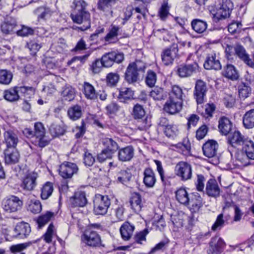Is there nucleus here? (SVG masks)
Listing matches in <instances>:
<instances>
[{
	"mask_svg": "<svg viewBox=\"0 0 254 254\" xmlns=\"http://www.w3.org/2000/svg\"><path fill=\"white\" fill-rule=\"evenodd\" d=\"M143 182L147 188H153L156 182L155 174L154 171L149 167L146 168L143 171Z\"/></svg>",
	"mask_w": 254,
	"mask_h": 254,
	"instance_id": "23",
	"label": "nucleus"
},
{
	"mask_svg": "<svg viewBox=\"0 0 254 254\" xmlns=\"http://www.w3.org/2000/svg\"><path fill=\"white\" fill-rule=\"evenodd\" d=\"M242 150L251 160H254V143L248 139L242 145Z\"/></svg>",
	"mask_w": 254,
	"mask_h": 254,
	"instance_id": "43",
	"label": "nucleus"
},
{
	"mask_svg": "<svg viewBox=\"0 0 254 254\" xmlns=\"http://www.w3.org/2000/svg\"><path fill=\"white\" fill-rule=\"evenodd\" d=\"M87 7V3L84 0H73L70 6L71 19L77 24L84 23L81 26L73 27L74 29L84 31L90 27L91 15Z\"/></svg>",
	"mask_w": 254,
	"mask_h": 254,
	"instance_id": "1",
	"label": "nucleus"
},
{
	"mask_svg": "<svg viewBox=\"0 0 254 254\" xmlns=\"http://www.w3.org/2000/svg\"><path fill=\"white\" fill-rule=\"evenodd\" d=\"M224 75L231 79H237L239 77L238 73L232 64H228L225 69Z\"/></svg>",
	"mask_w": 254,
	"mask_h": 254,
	"instance_id": "58",
	"label": "nucleus"
},
{
	"mask_svg": "<svg viewBox=\"0 0 254 254\" xmlns=\"http://www.w3.org/2000/svg\"><path fill=\"white\" fill-rule=\"evenodd\" d=\"M174 146L178 149V151H181L182 154L185 155H188L190 154L191 145L189 139L187 138H184L182 142H179L175 144Z\"/></svg>",
	"mask_w": 254,
	"mask_h": 254,
	"instance_id": "40",
	"label": "nucleus"
},
{
	"mask_svg": "<svg viewBox=\"0 0 254 254\" xmlns=\"http://www.w3.org/2000/svg\"><path fill=\"white\" fill-rule=\"evenodd\" d=\"M235 54L249 66L254 68V62L250 58L244 47L237 44L234 46Z\"/></svg>",
	"mask_w": 254,
	"mask_h": 254,
	"instance_id": "19",
	"label": "nucleus"
},
{
	"mask_svg": "<svg viewBox=\"0 0 254 254\" xmlns=\"http://www.w3.org/2000/svg\"><path fill=\"white\" fill-rule=\"evenodd\" d=\"M135 227L133 224L128 221H126L121 226L120 229L122 238L125 241L128 240L131 237L134 232Z\"/></svg>",
	"mask_w": 254,
	"mask_h": 254,
	"instance_id": "29",
	"label": "nucleus"
},
{
	"mask_svg": "<svg viewBox=\"0 0 254 254\" xmlns=\"http://www.w3.org/2000/svg\"><path fill=\"white\" fill-rule=\"evenodd\" d=\"M146 67V64L140 60L130 63L125 73V80L128 84H135L139 80L140 75L145 72Z\"/></svg>",
	"mask_w": 254,
	"mask_h": 254,
	"instance_id": "2",
	"label": "nucleus"
},
{
	"mask_svg": "<svg viewBox=\"0 0 254 254\" xmlns=\"http://www.w3.org/2000/svg\"><path fill=\"white\" fill-rule=\"evenodd\" d=\"M157 81V74L154 71L149 70L147 71L145 82L147 86L149 87H153L154 86Z\"/></svg>",
	"mask_w": 254,
	"mask_h": 254,
	"instance_id": "56",
	"label": "nucleus"
},
{
	"mask_svg": "<svg viewBox=\"0 0 254 254\" xmlns=\"http://www.w3.org/2000/svg\"><path fill=\"white\" fill-rule=\"evenodd\" d=\"M203 66L204 68L207 70H218L222 68V65L216 54L213 53L207 55Z\"/></svg>",
	"mask_w": 254,
	"mask_h": 254,
	"instance_id": "17",
	"label": "nucleus"
},
{
	"mask_svg": "<svg viewBox=\"0 0 254 254\" xmlns=\"http://www.w3.org/2000/svg\"><path fill=\"white\" fill-rule=\"evenodd\" d=\"M102 143L105 146V149L114 154L119 148L118 143L113 139L105 138L103 139Z\"/></svg>",
	"mask_w": 254,
	"mask_h": 254,
	"instance_id": "46",
	"label": "nucleus"
},
{
	"mask_svg": "<svg viewBox=\"0 0 254 254\" xmlns=\"http://www.w3.org/2000/svg\"><path fill=\"white\" fill-rule=\"evenodd\" d=\"M189 204L190 210L192 213L197 212L202 206V199L198 193H194L191 198H190Z\"/></svg>",
	"mask_w": 254,
	"mask_h": 254,
	"instance_id": "32",
	"label": "nucleus"
},
{
	"mask_svg": "<svg viewBox=\"0 0 254 254\" xmlns=\"http://www.w3.org/2000/svg\"><path fill=\"white\" fill-rule=\"evenodd\" d=\"M2 208L7 213H13L21 209L22 201L17 196L11 195L2 201Z\"/></svg>",
	"mask_w": 254,
	"mask_h": 254,
	"instance_id": "8",
	"label": "nucleus"
},
{
	"mask_svg": "<svg viewBox=\"0 0 254 254\" xmlns=\"http://www.w3.org/2000/svg\"><path fill=\"white\" fill-rule=\"evenodd\" d=\"M35 12L39 19H46L52 15L53 11L49 7L41 6L37 8Z\"/></svg>",
	"mask_w": 254,
	"mask_h": 254,
	"instance_id": "47",
	"label": "nucleus"
},
{
	"mask_svg": "<svg viewBox=\"0 0 254 254\" xmlns=\"http://www.w3.org/2000/svg\"><path fill=\"white\" fill-rule=\"evenodd\" d=\"M205 193L208 196L214 198L220 195V189L216 180L210 179L207 182Z\"/></svg>",
	"mask_w": 254,
	"mask_h": 254,
	"instance_id": "20",
	"label": "nucleus"
},
{
	"mask_svg": "<svg viewBox=\"0 0 254 254\" xmlns=\"http://www.w3.org/2000/svg\"><path fill=\"white\" fill-rule=\"evenodd\" d=\"M129 203L131 209L135 212H139L143 206L141 196L138 193H134L130 198Z\"/></svg>",
	"mask_w": 254,
	"mask_h": 254,
	"instance_id": "34",
	"label": "nucleus"
},
{
	"mask_svg": "<svg viewBox=\"0 0 254 254\" xmlns=\"http://www.w3.org/2000/svg\"><path fill=\"white\" fill-rule=\"evenodd\" d=\"M192 55H190L185 64L178 66L177 74L181 77H187L199 71V65L196 61L193 60Z\"/></svg>",
	"mask_w": 254,
	"mask_h": 254,
	"instance_id": "5",
	"label": "nucleus"
},
{
	"mask_svg": "<svg viewBox=\"0 0 254 254\" xmlns=\"http://www.w3.org/2000/svg\"><path fill=\"white\" fill-rule=\"evenodd\" d=\"M134 92L130 88L123 87L120 90L118 99L121 102L126 103L133 99Z\"/></svg>",
	"mask_w": 254,
	"mask_h": 254,
	"instance_id": "36",
	"label": "nucleus"
},
{
	"mask_svg": "<svg viewBox=\"0 0 254 254\" xmlns=\"http://www.w3.org/2000/svg\"><path fill=\"white\" fill-rule=\"evenodd\" d=\"M17 237L20 238H26L30 233L31 229L28 223L21 222L17 224L14 229Z\"/></svg>",
	"mask_w": 254,
	"mask_h": 254,
	"instance_id": "33",
	"label": "nucleus"
},
{
	"mask_svg": "<svg viewBox=\"0 0 254 254\" xmlns=\"http://www.w3.org/2000/svg\"><path fill=\"white\" fill-rule=\"evenodd\" d=\"M233 7V3L231 0H222V2L218 7L210 10L213 21L218 22L220 20L229 17Z\"/></svg>",
	"mask_w": 254,
	"mask_h": 254,
	"instance_id": "3",
	"label": "nucleus"
},
{
	"mask_svg": "<svg viewBox=\"0 0 254 254\" xmlns=\"http://www.w3.org/2000/svg\"><path fill=\"white\" fill-rule=\"evenodd\" d=\"M132 115L136 120V125L139 130H146L151 126V118L145 115L142 106L135 105L133 108Z\"/></svg>",
	"mask_w": 254,
	"mask_h": 254,
	"instance_id": "4",
	"label": "nucleus"
},
{
	"mask_svg": "<svg viewBox=\"0 0 254 254\" xmlns=\"http://www.w3.org/2000/svg\"><path fill=\"white\" fill-rule=\"evenodd\" d=\"M78 170L76 164L65 161L60 166L59 171L60 175L63 178L70 179L77 173Z\"/></svg>",
	"mask_w": 254,
	"mask_h": 254,
	"instance_id": "11",
	"label": "nucleus"
},
{
	"mask_svg": "<svg viewBox=\"0 0 254 254\" xmlns=\"http://www.w3.org/2000/svg\"><path fill=\"white\" fill-rule=\"evenodd\" d=\"M243 123L244 127L247 128H252L254 127V109H251L245 114Z\"/></svg>",
	"mask_w": 254,
	"mask_h": 254,
	"instance_id": "41",
	"label": "nucleus"
},
{
	"mask_svg": "<svg viewBox=\"0 0 254 254\" xmlns=\"http://www.w3.org/2000/svg\"><path fill=\"white\" fill-rule=\"evenodd\" d=\"M218 129L222 135H226L232 129V123L228 118L222 117L219 120Z\"/></svg>",
	"mask_w": 254,
	"mask_h": 254,
	"instance_id": "27",
	"label": "nucleus"
},
{
	"mask_svg": "<svg viewBox=\"0 0 254 254\" xmlns=\"http://www.w3.org/2000/svg\"><path fill=\"white\" fill-rule=\"evenodd\" d=\"M46 129L40 122H37L34 125V136L37 139V142L38 146L43 148L49 144L50 140L46 138L45 136Z\"/></svg>",
	"mask_w": 254,
	"mask_h": 254,
	"instance_id": "14",
	"label": "nucleus"
},
{
	"mask_svg": "<svg viewBox=\"0 0 254 254\" xmlns=\"http://www.w3.org/2000/svg\"><path fill=\"white\" fill-rule=\"evenodd\" d=\"M54 187L52 183L47 182L41 188V197L43 200L47 199L52 194Z\"/></svg>",
	"mask_w": 254,
	"mask_h": 254,
	"instance_id": "42",
	"label": "nucleus"
},
{
	"mask_svg": "<svg viewBox=\"0 0 254 254\" xmlns=\"http://www.w3.org/2000/svg\"><path fill=\"white\" fill-rule=\"evenodd\" d=\"M120 27L115 25H112L109 33L105 37L106 41L113 42L117 40V36L120 31Z\"/></svg>",
	"mask_w": 254,
	"mask_h": 254,
	"instance_id": "52",
	"label": "nucleus"
},
{
	"mask_svg": "<svg viewBox=\"0 0 254 254\" xmlns=\"http://www.w3.org/2000/svg\"><path fill=\"white\" fill-rule=\"evenodd\" d=\"M82 115L81 108L79 105H74L69 108L68 115L70 119L75 121L79 119Z\"/></svg>",
	"mask_w": 254,
	"mask_h": 254,
	"instance_id": "50",
	"label": "nucleus"
},
{
	"mask_svg": "<svg viewBox=\"0 0 254 254\" xmlns=\"http://www.w3.org/2000/svg\"><path fill=\"white\" fill-rule=\"evenodd\" d=\"M27 47L29 49L31 55L34 56L42 47L41 44L35 40H31L27 43Z\"/></svg>",
	"mask_w": 254,
	"mask_h": 254,
	"instance_id": "62",
	"label": "nucleus"
},
{
	"mask_svg": "<svg viewBox=\"0 0 254 254\" xmlns=\"http://www.w3.org/2000/svg\"><path fill=\"white\" fill-rule=\"evenodd\" d=\"M115 4V0H99L98 8L100 10L108 11Z\"/></svg>",
	"mask_w": 254,
	"mask_h": 254,
	"instance_id": "57",
	"label": "nucleus"
},
{
	"mask_svg": "<svg viewBox=\"0 0 254 254\" xmlns=\"http://www.w3.org/2000/svg\"><path fill=\"white\" fill-rule=\"evenodd\" d=\"M191 25L192 29L198 34L203 33L207 28V22L199 19L192 20Z\"/></svg>",
	"mask_w": 254,
	"mask_h": 254,
	"instance_id": "38",
	"label": "nucleus"
},
{
	"mask_svg": "<svg viewBox=\"0 0 254 254\" xmlns=\"http://www.w3.org/2000/svg\"><path fill=\"white\" fill-rule=\"evenodd\" d=\"M120 79V76L117 72H111L106 76V84L108 87H115L117 86Z\"/></svg>",
	"mask_w": 254,
	"mask_h": 254,
	"instance_id": "39",
	"label": "nucleus"
},
{
	"mask_svg": "<svg viewBox=\"0 0 254 254\" xmlns=\"http://www.w3.org/2000/svg\"><path fill=\"white\" fill-rule=\"evenodd\" d=\"M207 91V87L205 82L201 80H197L193 91V96L197 104L204 103Z\"/></svg>",
	"mask_w": 254,
	"mask_h": 254,
	"instance_id": "13",
	"label": "nucleus"
},
{
	"mask_svg": "<svg viewBox=\"0 0 254 254\" xmlns=\"http://www.w3.org/2000/svg\"><path fill=\"white\" fill-rule=\"evenodd\" d=\"M81 241L86 246L96 248L101 246L102 241L99 234L92 227H88L81 235Z\"/></svg>",
	"mask_w": 254,
	"mask_h": 254,
	"instance_id": "6",
	"label": "nucleus"
},
{
	"mask_svg": "<svg viewBox=\"0 0 254 254\" xmlns=\"http://www.w3.org/2000/svg\"><path fill=\"white\" fill-rule=\"evenodd\" d=\"M218 148V144L214 140H208L202 146L204 156L208 158L215 157Z\"/></svg>",
	"mask_w": 254,
	"mask_h": 254,
	"instance_id": "18",
	"label": "nucleus"
},
{
	"mask_svg": "<svg viewBox=\"0 0 254 254\" xmlns=\"http://www.w3.org/2000/svg\"><path fill=\"white\" fill-rule=\"evenodd\" d=\"M17 28L15 20L11 17L7 18L1 25V31L5 34L15 33Z\"/></svg>",
	"mask_w": 254,
	"mask_h": 254,
	"instance_id": "28",
	"label": "nucleus"
},
{
	"mask_svg": "<svg viewBox=\"0 0 254 254\" xmlns=\"http://www.w3.org/2000/svg\"><path fill=\"white\" fill-rule=\"evenodd\" d=\"M54 215L53 212L47 211L45 214L40 215L37 220L38 227L41 228L48 223Z\"/></svg>",
	"mask_w": 254,
	"mask_h": 254,
	"instance_id": "53",
	"label": "nucleus"
},
{
	"mask_svg": "<svg viewBox=\"0 0 254 254\" xmlns=\"http://www.w3.org/2000/svg\"><path fill=\"white\" fill-rule=\"evenodd\" d=\"M12 73L6 69L0 70V83L5 85L9 84L12 79Z\"/></svg>",
	"mask_w": 254,
	"mask_h": 254,
	"instance_id": "55",
	"label": "nucleus"
},
{
	"mask_svg": "<svg viewBox=\"0 0 254 254\" xmlns=\"http://www.w3.org/2000/svg\"><path fill=\"white\" fill-rule=\"evenodd\" d=\"M70 201L73 207H83L87 203L85 193L84 191L75 192L73 197L70 198Z\"/></svg>",
	"mask_w": 254,
	"mask_h": 254,
	"instance_id": "25",
	"label": "nucleus"
},
{
	"mask_svg": "<svg viewBox=\"0 0 254 254\" xmlns=\"http://www.w3.org/2000/svg\"><path fill=\"white\" fill-rule=\"evenodd\" d=\"M183 102L169 98L163 107L164 112L170 115L179 113L183 108Z\"/></svg>",
	"mask_w": 254,
	"mask_h": 254,
	"instance_id": "16",
	"label": "nucleus"
},
{
	"mask_svg": "<svg viewBox=\"0 0 254 254\" xmlns=\"http://www.w3.org/2000/svg\"><path fill=\"white\" fill-rule=\"evenodd\" d=\"M150 96L154 100L161 101L165 100L167 95L164 88L156 86L150 92Z\"/></svg>",
	"mask_w": 254,
	"mask_h": 254,
	"instance_id": "37",
	"label": "nucleus"
},
{
	"mask_svg": "<svg viewBox=\"0 0 254 254\" xmlns=\"http://www.w3.org/2000/svg\"><path fill=\"white\" fill-rule=\"evenodd\" d=\"M134 155V149L131 145H128L119 149L118 153V159L122 162L130 161Z\"/></svg>",
	"mask_w": 254,
	"mask_h": 254,
	"instance_id": "21",
	"label": "nucleus"
},
{
	"mask_svg": "<svg viewBox=\"0 0 254 254\" xmlns=\"http://www.w3.org/2000/svg\"><path fill=\"white\" fill-rule=\"evenodd\" d=\"M225 243L218 236L211 238L207 250L208 254H221L223 251Z\"/></svg>",
	"mask_w": 254,
	"mask_h": 254,
	"instance_id": "15",
	"label": "nucleus"
},
{
	"mask_svg": "<svg viewBox=\"0 0 254 254\" xmlns=\"http://www.w3.org/2000/svg\"><path fill=\"white\" fill-rule=\"evenodd\" d=\"M20 95L18 94L16 87L4 91V98L8 101L13 102L17 101Z\"/></svg>",
	"mask_w": 254,
	"mask_h": 254,
	"instance_id": "51",
	"label": "nucleus"
},
{
	"mask_svg": "<svg viewBox=\"0 0 254 254\" xmlns=\"http://www.w3.org/2000/svg\"><path fill=\"white\" fill-rule=\"evenodd\" d=\"M164 132L169 138H174L178 133V129L176 126L170 125L164 128Z\"/></svg>",
	"mask_w": 254,
	"mask_h": 254,
	"instance_id": "60",
	"label": "nucleus"
},
{
	"mask_svg": "<svg viewBox=\"0 0 254 254\" xmlns=\"http://www.w3.org/2000/svg\"><path fill=\"white\" fill-rule=\"evenodd\" d=\"M194 181L196 190L199 191L203 192L205 182L204 176L202 174H197Z\"/></svg>",
	"mask_w": 254,
	"mask_h": 254,
	"instance_id": "59",
	"label": "nucleus"
},
{
	"mask_svg": "<svg viewBox=\"0 0 254 254\" xmlns=\"http://www.w3.org/2000/svg\"><path fill=\"white\" fill-rule=\"evenodd\" d=\"M178 47L177 45H172L164 49L161 53V60L166 65L172 64L174 60L178 57Z\"/></svg>",
	"mask_w": 254,
	"mask_h": 254,
	"instance_id": "9",
	"label": "nucleus"
},
{
	"mask_svg": "<svg viewBox=\"0 0 254 254\" xmlns=\"http://www.w3.org/2000/svg\"><path fill=\"white\" fill-rule=\"evenodd\" d=\"M94 212L96 215H104L107 212L111 201L107 195H95L94 200Z\"/></svg>",
	"mask_w": 254,
	"mask_h": 254,
	"instance_id": "7",
	"label": "nucleus"
},
{
	"mask_svg": "<svg viewBox=\"0 0 254 254\" xmlns=\"http://www.w3.org/2000/svg\"><path fill=\"white\" fill-rule=\"evenodd\" d=\"M27 210L34 213L37 214L42 210V204L38 200H31L28 204Z\"/></svg>",
	"mask_w": 254,
	"mask_h": 254,
	"instance_id": "54",
	"label": "nucleus"
},
{
	"mask_svg": "<svg viewBox=\"0 0 254 254\" xmlns=\"http://www.w3.org/2000/svg\"><path fill=\"white\" fill-rule=\"evenodd\" d=\"M236 165L238 166H245L250 164V158L243 152H240L236 153Z\"/></svg>",
	"mask_w": 254,
	"mask_h": 254,
	"instance_id": "49",
	"label": "nucleus"
},
{
	"mask_svg": "<svg viewBox=\"0 0 254 254\" xmlns=\"http://www.w3.org/2000/svg\"><path fill=\"white\" fill-rule=\"evenodd\" d=\"M177 200L181 204L186 205L189 203L190 197L186 190L184 188H180L176 192Z\"/></svg>",
	"mask_w": 254,
	"mask_h": 254,
	"instance_id": "44",
	"label": "nucleus"
},
{
	"mask_svg": "<svg viewBox=\"0 0 254 254\" xmlns=\"http://www.w3.org/2000/svg\"><path fill=\"white\" fill-rule=\"evenodd\" d=\"M4 137L7 148H15L18 142L17 134L13 131L8 130L4 133Z\"/></svg>",
	"mask_w": 254,
	"mask_h": 254,
	"instance_id": "31",
	"label": "nucleus"
},
{
	"mask_svg": "<svg viewBox=\"0 0 254 254\" xmlns=\"http://www.w3.org/2000/svg\"><path fill=\"white\" fill-rule=\"evenodd\" d=\"M61 94L64 100L71 101L75 98V89L71 85L66 84L63 87Z\"/></svg>",
	"mask_w": 254,
	"mask_h": 254,
	"instance_id": "35",
	"label": "nucleus"
},
{
	"mask_svg": "<svg viewBox=\"0 0 254 254\" xmlns=\"http://www.w3.org/2000/svg\"><path fill=\"white\" fill-rule=\"evenodd\" d=\"M184 94L183 89L178 85H173L170 93L169 98L183 102Z\"/></svg>",
	"mask_w": 254,
	"mask_h": 254,
	"instance_id": "45",
	"label": "nucleus"
},
{
	"mask_svg": "<svg viewBox=\"0 0 254 254\" xmlns=\"http://www.w3.org/2000/svg\"><path fill=\"white\" fill-rule=\"evenodd\" d=\"M36 179L34 174H29L24 178L21 187L27 191L33 190L36 186Z\"/></svg>",
	"mask_w": 254,
	"mask_h": 254,
	"instance_id": "30",
	"label": "nucleus"
},
{
	"mask_svg": "<svg viewBox=\"0 0 254 254\" xmlns=\"http://www.w3.org/2000/svg\"><path fill=\"white\" fill-rule=\"evenodd\" d=\"M130 172L127 170H121L117 174V180L119 182L127 185L131 178Z\"/></svg>",
	"mask_w": 254,
	"mask_h": 254,
	"instance_id": "48",
	"label": "nucleus"
},
{
	"mask_svg": "<svg viewBox=\"0 0 254 254\" xmlns=\"http://www.w3.org/2000/svg\"><path fill=\"white\" fill-rule=\"evenodd\" d=\"M20 155L15 148H7L4 151V160L7 164H15L19 159Z\"/></svg>",
	"mask_w": 254,
	"mask_h": 254,
	"instance_id": "24",
	"label": "nucleus"
},
{
	"mask_svg": "<svg viewBox=\"0 0 254 254\" xmlns=\"http://www.w3.org/2000/svg\"><path fill=\"white\" fill-rule=\"evenodd\" d=\"M248 139L238 130L230 133L228 141L232 146L236 147L238 145H242Z\"/></svg>",
	"mask_w": 254,
	"mask_h": 254,
	"instance_id": "22",
	"label": "nucleus"
},
{
	"mask_svg": "<svg viewBox=\"0 0 254 254\" xmlns=\"http://www.w3.org/2000/svg\"><path fill=\"white\" fill-rule=\"evenodd\" d=\"M54 235H56L55 227L52 223H51L47 229L46 233L43 236L44 240L47 243H51Z\"/></svg>",
	"mask_w": 254,
	"mask_h": 254,
	"instance_id": "64",
	"label": "nucleus"
},
{
	"mask_svg": "<svg viewBox=\"0 0 254 254\" xmlns=\"http://www.w3.org/2000/svg\"><path fill=\"white\" fill-rule=\"evenodd\" d=\"M175 171L176 175L180 177L182 181H187L191 178V166L187 162H179L175 167Z\"/></svg>",
	"mask_w": 254,
	"mask_h": 254,
	"instance_id": "12",
	"label": "nucleus"
},
{
	"mask_svg": "<svg viewBox=\"0 0 254 254\" xmlns=\"http://www.w3.org/2000/svg\"><path fill=\"white\" fill-rule=\"evenodd\" d=\"M81 91L87 99L94 100L97 98V93L94 87L89 82H84L82 85Z\"/></svg>",
	"mask_w": 254,
	"mask_h": 254,
	"instance_id": "26",
	"label": "nucleus"
},
{
	"mask_svg": "<svg viewBox=\"0 0 254 254\" xmlns=\"http://www.w3.org/2000/svg\"><path fill=\"white\" fill-rule=\"evenodd\" d=\"M101 60L104 67H110L115 63L118 64L122 63L124 60V55L123 53L112 51L104 54Z\"/></svg>",
	"mask_w": 254,
	"mask_h": 254,
	"instance_id": "10",
	"label": "nucleus"
},
{
	"mask_svg": "<svg viewBox=\"0 0 254 254\" xmlns=\"http://www.w3.org/2000/svg\"><path fill=\"white\" fill-rule=\"evenodd\" d=\"M226 223V221L224 219V215L223 213L219 214L216 218L215 223L211 227L212 231H215L218 229H221Z\"/></svg>",
	"mask_w": 254,
	"mask_h": 254,
	"instance_id": "63",
	"label": "nucleus"
},
{
	"mask_svg": "<svg viewBox=\"0 0 254 254\" xmlns=\"http://www.w3.org/2000/svg\"><path fill=\"white\" fill-rule=\"evenodd\" d=\"M170 7L167 2H164L158 11V16L162 20H165L169 14Z\"/></svg>",
	"mask_w": 254,
	"mask_h": 254,
	"instance_id": "61",
	"label": "nucleus"
}]
</instances>
